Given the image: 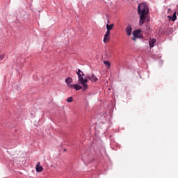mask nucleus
Listing matches in <instances>:
<instances>
[{"label":"nucleus","mask_w":178,"mask_h":178,"mask_svg":"<svg viewBox=\"0 0 178 178\" xmlns=\"http://www.w3.org/2000/svg\"><path fill=\"white\" fill-rule=\"evenodd\" d=\"M109 35H111V33H109V32H106L103 39V42L104 43L108 42V41L111 40V38L109 37Z\"/></svg>","instance_id":"39448f33"},{"label":"nucleus","mask_w":178,"mask_h":178,"mask_svg":"<svg viewBox=\"0 0 178 178\" xmlns=\"http://www.w3.org/2000/svg\"><path fill=\"white\" fill-rule=\"evenodd\" d=\"M104 64L105 65L106 67L109 69L111 67V63L109 61H104Z\"/></svg>","instance_id":"ddd939ff"},{"label":"nucleus","mask_w":178,"mask_h":178,"mask_svg":"<svg viewBox=\"0 0 178 178\" xmlns=\"http://www.w3.org/2000/svg\"><path fill=\"white\" fill-rule=\"evenodd\" d=\"M67 102H73V97H70L67 99Z\"/></svg>","instance_id":"4468645a"},{"label":"nucleus","mask_w":178,"mask_h":178,"mask_svg":"<svg viewBox=\"0 0 178 178\" xmlns=\"http://www.w3.org/2000/svg\"><path fill=\"white\" fill-rule=\"evenodd\" d=\"M133 29L131 28V25H128L125 29V31L127 33V35L130 36L131 35V31Z\"/></svg>","instance_id":"423d86ee"},{"label":"nucleus","mask_w":178,"mask_h":178,"mask_svg":"<svg viewBox=\"0 0 178 178\" xmlns=\"http://www.w3.org/2000/svg\"><path fill=\"white\" fill-rule=\"evenodd\" d=\"M140 30H136L133 32V35L135 37V38H140Z\"/></svg>","instance_id":"9b49d317"},{"label":"nucleus","mask_w":178,"mask_h":178,"mask_svg":"<svg viewBox=\"0 0 178 178\" xmlns=\"http://www.w3.org/2000/svg\"><path fill=\"white\" fill-rule=\"evenodd\" d=\"M79 84H80V83H76V84H74V85L72 84V86H73L72 88H74V90H76V91L81 90L83 88V87Z\"/></svg>","instance_id":"9d476101"},{"label":"nucleus","mask_w":178,"mask_h":178,"mask_svg":"<svg viewBox=\"0 0 178 178\" xmlns=\"http://www.w3.org/2000/svg\"><path fill=\"white\" fill-rule=\"evenodd\" d=\"M35 170H36V172H37L38 173H40V172H42L43 168H42V166L40 165V163H38L36 165Z\"/></svg>","instance_id":"6e6552de"},{"label":"nucleus","mask_w":178,"mask_h":178,"mask_svg":"<svg viewBox=\"0 0 178 178\" xmlns=\"http://www.w3.org/2000/svg\"><path fill=\"white\" fill-rule=\"evenodd\" d=\"M137 38H136L135 36H134V38H132L133 41H137Z\"/></svg>","instance_id":"dca6fc26"},{"label":"nucleus","mask_w":178,"mask_h":178,"mask_svg":"<svg viewBox=\"0 0 178 178\" xmlns=\"http://www.w3.org/2000/svg\"><path fill=\"white\" fill-rule=\"evenodd\" d=\"M113 24H106V29H107V31H106V33H110L111 34V30H112L113 29Z\"/></svg>","instance_id":"1a4fd4ad"},{"label":"nucleus","mask_w":178,"mask_h":178,"mask_svg":"<svg viewBox=\"0 0 178 178\" xmlns=\"http://www.w3.org/2000/svg\"><path fill=\"white\" fill-rule=\"evenodd\" d=\"M177 15V13L175 12L172 16L168 15V18L169 19V20H171V22H175V20L177 19V15Z\"/></svg>","instance_id":"0eeeda50"},{"label":"nucleus","mask_w":178,"mask_h":178,"mask_svg":"<svg viewBox=\"0 0 178 178\" xmlns=\"http://www.w3.org/2000/svg\"><path fill=\"white\" fill-rule=\"evenodd\" d=\"M86 80H90V81H93L95 83L96 81H98V78L95 76V74H92L91 75H87L86 77Z\"/></svg>","instance_id":"7ed1b4c3"},{"label":"nucleus","mask_w":178,"mask_h":178,"mask_svg":"<svg viewBox=\"0 0 178 178\" xmlns=\"http://www.w3.org/2000/svg\"><path fill=\"white\" fill-rule=\"evenodd\" d=\"M76 74L78 76V84H81L83 91H86V90L88 88V85L87 84V83H88V79L83 77L84 73L80 69L76 70Z\"/></svg>","instance_id":"f03ea898"},{"label":"nucleus","mask_w":178,"mask_h":178,"mask_svg":"<svg viewBox=\"0 0 178 178\" xmlns=\"http://www.w3.org/2000/svg\"><path fill=\"white\" fill-rule=\"evenodd\" d=\"M149 12V8H148V6L145 3H141L138 6V13L140 15L139 24L140 26H143L144 23H145V20H147V15H148Z\"/></svg>","instance_id":"f257e3e1"},{"label":"nucleus","mask_w":178,"mask_h":178,"mask_svg":"<svg viewBox=\"0 0 178 178\" xmlns=\"http://www.w3.org/2000/svg\"><path fill=\"white\" fill-rule=\"evenodd\" d=\"M65 83L69 88H73V84H70L73 83V79L68 77L65 79Z\"/></svg>","instance_id":"20e7f679"},{"label":"nucleus","mask_w":178,"mask_h":178,"mask_svg":"<svg viewBox=\"0 0 178 178\" xmlns=\"http://www.w3.org/2000/svg\"><path fill=\"white\" fill-rule=\"evenodd\" d=\"M155 42H156V39H152L149 41V45L150 48H154V44H155Z\"/></svg>","instance_id":"f8f14e48"},{"label":"nucleus","mask_w":178,"mask_h":178,"mask_svg":"<svg viewBox=\"0 0 178 178\" xmlns=\"http://www.w3.org/2000/svg\"><path fill=\"white\" fill-rule=\"evenodd\" d=\"M168 13H170V12H172V9L168 8Z\"/></svg>","instance_id":"f3484780"},{"label":"nucleus","mask_w":178,"mask_h":178,"mask_svg":"<svg viewBox=\"0 0 178 178\" xmlns=\"http://www.w3.org/2000/svg\"><path fill=\"white\" fill-rule=\"evenodd\" d=\"M5 58V55L0 56V60H2Z\"/></svg>","instance_id":"2eb2a0df"}]
</instances>
